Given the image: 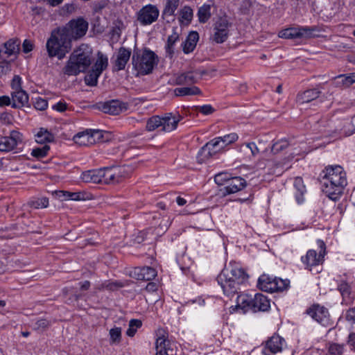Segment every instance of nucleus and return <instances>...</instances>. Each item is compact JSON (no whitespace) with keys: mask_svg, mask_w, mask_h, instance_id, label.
<instances>
[{"mask_svg":"<svg viewBox=\"0 0 355 355\" xmlns=\"http://www.w3.org/2000/svg\"><path fill=\"white\" fill-rule=\"evenodd\" d=\"M323 191L334 201L338 200L347 185L346 173L340 165L325 167L322 172Z\"/></svg>","mask_w":355,"mask_h":355,"instance_id":"1","label":"nucleus"},{"mask_svg":"<svg viewBox=\"0 0 355 355\" xmlns=\"http://www.w3.org/2000/svg\"><path fill=\"white\" fill-rule=\"evenodd\" d=\"M93 58V51L88 44H82L73 50L68 61L62 69L64 74L77 76L85 73L91 65Z\"/></svg>","mask_w":355,"mask_h":355,"instance_id":"2","label":"nucleus"},{"mask_svg":"<svg viewBox=\"0 0 355 355\" xmlns=\"http://www.w3.org/2000/svg\"><path fill=\"white\" fill-rule=\"evenodd\" d=\"M248 278L244 270L236 264L225 266L217 277L218 284L223 291V293L231 296L237 293L239 286Z\"/></svg>","mask_w":355,"mask_h":355,"instance_id":"3","label":"nucleus"},{"mask_svg":"<svg viewBox=\"0 0 355 355\" xmlns=\"http://www.w3.org/2000/svg\"><path fill=\"white\" fill-rule=\"evenodd\" d=\"M158 57L150 49L145 48L143 51L135 50L132 56L133 68L139 75L150 73L157 64Z\"/></svg>","mask_w":355,"mask_h":355,"instance_id":"4","label":"nucleus"},{"mask_svg":"<svg viewBox=\"0 0 355 355\" xmlns=\"http://www.w3.org/2000/svg\"><path fill=\"white\" fill-rule=\"evenodd\" d=\"M46 47L50 58L56 57L62 60L71 51L72 44L57 28L52 31L51 37L46 42Z\"/></svg>","mask_w":355,"mask_h":355,"instance_id":"5","label":"nucleus"},{"mask_svg":"<svg viewBox=\"0 0 355 355\" xmlns=\"http://www.w3.org/2000/svg\"><path fill=\"white\" fill-rule=\"evenodd\" d=\"M89 23L83 17H79L71 19L65 26L58 28L62 35L69 40H78L83 37L88 30Z\"/></svg>","mask_w":355,"mask_h":355,"instance_id":"6","label":"nucleus"},{"mask_svg":"<svg viewBox=\"0 0 355 355\" xmlns=\"http://www.w3.org/2000/svg\"><path fill=\"white\" fill-rule=\"evenodd\" d=\"M258 285L261 290L273 293L286 289L289 286V281L263 274L259 277Z\"/></svg>","mask_w":355,"mask_h":355,"instance_id":"7","label":"nucleus"},{"mask_svg":"<svg viewBox=\"0 0 355 355\" xmlns=\"http://www.w3.org/2000/svg\"><path fill=\"white\" fill-rule=\"evenodd\" d=\"M104 132L98 129H87L74 135V142L80 146L94 145L97 142L104 141Z\"/></svg>","mask_w":355,"mask_h":355,"instance_id":"8","label":"nucleus"},{"mask_svg":"<svg viewBox=\"0 0 355 355\" xmlns=\"http://www.w3.org/2000/svg\"><path fill=\"white\" fill-rule=\"evenodd\" d=\"M318 245L320 248L317 252L315 250H309L306 255L301 257L302 262L305 265L306 268L311 270L312 267L317 266L323 263L324 256L326 254L325 243L321 241H318Z\"/></svg>","mask_w":355,"mask_h":355,"instance_id":"9","label":"nucleus"},{"mask_svg":"<svg viewBox=\"0 0 355 355\" xmlns=\"http://www.w3.org/2000/svg\"><path fill=\"white\" fill-rule=\"evenodd\" d=\"M54 140V135L47 129L41 128L35 135V141L37 143L44 144L41 147H35L32 150L31 155H46L50 147L46 143L51 142Z\"/></svg>","mask_w":355,"mask_h":355,"instance_id":"10","label":"nucleus"},{"mask_svg":"<svg viewBox=\"0 0 355 355\" xmlns=\"http://www.w3.org/2000/svg\"><path fill=\"white\" fill-rule=\"evenodd\" d=\"M315 31V27L288 28L281 31L278 35L284 39L311 38Z\"/></svg>","mask_w":355,"mask_h":355,"instance_id":"11","label":"nucleus"},{"mask_svg":"<svg viewBox=\"0 0 355 355\" xmlns=\"http://www.w3.org/2000/svg\"><path fill=\"white\" fill-rule=\"evenodd\" d=\"M159 15L158 8L154 5L148 4L137 12V20L143 26L150 25L157 19Z\"/></svg>","mask_w":355,"mask_h":355,"instance_id":"12","label":"nucleus"},{"mask_svg":"<svg viewBox=\"0 0 355 355\" xmlns=\"http://www.w3.org/2000/svg\"><path fill=\"white\" fill-rule=\"evenodd\" d=\"M230 24L225 18H219L214 24L213 40L217 44L225 42L229 35Z\"/></svg>","mask_w":355,"mask_h":355,"instance_id":"13","label":"nucleus"},{"mask_svg":"<svg viewBox=\"0 0 355 355\" xmlns=\"http://www.w3.org/2000/svg\"><path fill=\"white\" fill-rule=\"evenodd\" d=\"M128 105L127 103L120 101L119 100H111L102 103L99 105V108L104 113L117 115L123 111L128 110Z\"/></svg>","mask_w":355,"mask_h":355,"instance_id":"14","label":"nucleus"},{"mask_svg":"<svg viewBox=\"0 0 355 355\" xmlns=\"http://www.w3.org/2000/svg\"><path fill=\"white\" fill-rule=\"evenodd\" d=\"M247 185L246 181L241 177L232 176L227 184L220 189V192L223 196L235 193L243 189Z\"/></svg>","mask_w":355,"mask_h":355,"instance_id":"15","label":"nucleus"},{"mask_svg":"<svg viewBox=\"0 0 355 355\" xmlns=\"http://www.w3.org/2000/svg\"><path fill=\"white\" fill-rule=\"evenodd\" d=\"M21 141V133L18 131L12 130L10 132L9 137H3L0 139V151L8 152L12 150Z\"/></svg>","mask_w":355,"mask_h":355,"instance_id":"16","label":"nucleus"},{"mask_svg":"<svg viewBox=\"0 0 355 355\" xmlns=\"http://www.w3.org/2000/svg\"><path fill=\"white\" fill-rule=\"evenodd\" d=\"M225 148V147L223 143L221 142L219 138L215 137L201 148L198 155H214L216 154L223 153V150Z\"/></svg>","mask_w":355,"mask_h":355,"instance_id":"17","label":"nucleus"},{"mask_svg":"<svg viewBox=\"0 0 355 355\" xmlns=\"http://www.w3.org/2000/svg\"><path fill=\"white\" fill-rule=\"evenodd\" d=\"M306 313L318 322L326 326L329 324V314L327 309L320 305H313L309 308Z\"/></svg>","mask_w":355,"mask_h":355,"instance_id":"18","label":"nucleus"},{"mask_svg":"<svg viewBox=\"0 0 355 355\" xmlns=\"http://www.w3.org/2000/svg\"><path fill=\"white\" fill-rule=\"evenodd\" d=\"M130 276L143 281H151L157 276V271L152 267H136L130 271Z\"/></svg>","mask_w":355,"mask_h":355,"instance_id":"19","label":"nucleus"},{"mask_svg":"<svg viewBox=\"0 0 355 355\" xmlns=\"http://www.w3.org/2000/svg\"><path fill=\"white\" fill-rule=\"evenodd\" d=\"M284 344V338L278 335H274L267 340L263 354L264 355H272L281 352Z\"/></svg>","mask_w":355,"mask_h":355,"instance_id":"20","label":"nucleus"},{"mask_svg":"<svg viewBox=\"0 0 355 355\" xmlns=\"http://www.w3.org/2000/svg\"><path fill=\"white\" fill-rule=\"evenodd\" d=\"M130 55L131 51L130 49L125 47L119 48L113 70L116 71L123 70L130 60Z\"/></svg>","mask_w":355,"mask_h":355,"instance_id":"21","label":"nucleus"},{"mask_svg":"<svg viewBox=\"0 0 355 355\" xmlns=\"http://www.w3.org/2000/svg\"><path fill=\"white\" fill-rule=\"evenodd\" d=\"M20 42L18 40L10 39L4 43L3 47L0 49V56L3 58H8L15 55L19 51Z\"/></svg>","mask_w":355,"mask_h":355,"instance_id":"22","label":"nucleus"},{"mask_svg":"<svg viewBox=\"0 0 355 355\" xmlns=\"http://www.w3.org/2000/svg\"><path fill=\"white\" fill-rule=\"evenodd\" d=\"M270 308V300L266 296L261 293H257L254 295L252 307L253 311H267Z\"/></svg>","mask_w":355,"mask_h":355,"instance_id":"23","label":"nucleus"},{"mask_svg":"<svg viewBox=\"0 0 355 355\" xmlns=\"http://www.w3.org/2000/svg\"><path fill=\"white\" fill-rule=\"evenodd\" d=\"M81 179L87 183H103V168L85 171L81 174Z\"/></svg>","mask_w":355,"mask_h":355,"instance_id":"24","label":"nucleus"},{"mask_svg":"<svg viewBox=\"0 0 355 355\" xmlns=\"http://www.w3.org/2000/svg\"><path fill=\"white\" fill-rule=\"evenodd\" d=\"M12 107L14 108H20L26 105L28 103V95L23 89L18 91H12Z\"/></svg>","mask_w":355,"mask_h":355,"instance_id":"25","label":"nucleus"},{"mask_svg":"<svg viewBox=\"0 0 355 355\" xmlns=\"http://www.w3.org/2000/svg\"><path fill=\"white\" fill-rule=\"evenodd\" d=\"M198 74L193 71H188L179 74L175 78V83L178 85H193L197 83Z\"/></svg>","mask_w":355,"mask_h":355,"instance_id":"26","label":"nucleus"},{"mask_svg":"<svg viewBox=\"0 0 355 355\" xmlns=\"http://www.w3.org/2000/svg\"><path fill=\"white\" fill-rule=\"evenodd\" d=\"M321 92L317 89H307L297 94L296 101L297 103L304 104L307 103L319 97Z\"/></svg>","mask_w":355,"mask_h":355,"instance_id":"27","label":"nucleus"},{"mask_svg":"<svg viewBox=\"0 0 355 355\" xmlns=\"http://www.w3.org/2000/svg\"><path fill=\"white\" fill-rule=\"evenodd\" d=\"M59 198L62 200H71L74 201L86 200L89 199L87 194L85 192H71L67 191H58L56 192Z\"/></svg>","mask_w":355,"mask_h":355,"instance_id":"28","label":"nucleus"},{"mask_svg":"<svg viewBox=\"0 0 355 355\" xmlns=\"http://www.w3.org/2000/svg\"><path fill=\"white\" fill-rule=\"evenodd\" d=\"M180 116H173L171 113L166 114L162 120V130L164 132H171L177 128L178 123L180 121Z\"/></svg>","mask_w":355,"mask_h":355,"instance_id":"29","label":"nucleus"},{"mask_svg":"<svg viewBox=\"0 0 355 355\" xmlns=\"http://www.w3.org/2000/svg\"><path fill=\"white\" fill-rule=\"evenodd\" d=\"M198 40V33L196 31L191 32L187 36L186 40L182 43L184 53H189L192 52L196 48Z\"/></svg>","mask_w":355,"mask_h":355,"instance_id":"30","label":"nucleus"},{"mask_svg":"<svg viewBox=\"0 0 355 355\" xmlns=\"http://www.w3.org/2000/svg\"><path fill=\"white\" fill-rule=\"evenodd\" d=\"M121 182L119 173L114 166L103 168V184H116Z\"/></svg>","mask_w":355,"mask_h":355,"instance_id":"31","label":"nucleus"},{"mask_svg":"<svg viewBox=\"0 0 355 355\" xmlns=\"http://www.w3.org/2000/svg\"><path fill=\"white\" fill-rule=\"evenodd\" d=\"M355 83V72L341 74L334 78V83L336 87H348Z\"/></svg>","mask_w":355,"mask_h":355,"instance_id":"32","label":"nucleus"},{"mask_svg":"<svg viewBox=\"0 0 355 355\" xmlns=\"http://www.w3.org/2000/svg\"><path fill=\"white\" fill-rule=\"evenodd\" d=\"M169 344L164 336L159 337L155 343L156 355H170L169 351L173 350L168 347Z\"/></svg>","mask_w":355,"mask_h":355,"instance_id":"33","label":"nucleus"},{"mask_svg":"<svg viewBox=\"0 0 355 355\" xmlns=\"http://www.w3.org/2000/svg\"><path fill=\"white\" fill-rule=\"evenodd\" d=\"M179 40V34L173 30V33L168 37L166 45L165 46L166 57L172 58L175 51L174 45Z\"/></svg>","mask_w":355,"mask_h":355,"instance_id":"34","label":"nucleus"},{"mask_svg":"<svg viewBox=\"0 0 355 355\" xmlns=\"http://www.w3.org/2000/svg\"><path fill=\"white\" fill-rule=\"evenodd\" d=\"M253 297L247 294H241L238 295L236 299L237 307L243 310L245 312L248 309H251L252 307Z\"/></svg>","mask_w":355,"mask_h":355,"instance_id":"35","label":"nucleus"},{"mask_svg":"<svg viewBox=\"0 0 355 355\" xmlns=\"http://www.w3.org/2000/svg\"><path fill=\"white\" fill-rule=\"evenodd\" d=\"M108 65V59L106 55H104L102 53H98V58L95 62L92 70L95 73L101 76L103 71L105 70Z\"/></svg>","mask_w":355,"mask_h":355,"instance_id":"36","label":"nucleus"},{"mask_svg":"<svg viewBox=\"0 0 355 355\" xmlns=\"http://www.w3.org/2000/svg\"><path fill=\"white\" fill-rule=\"evenodd\" d=\"M263 144L261 143H259V146L254 142L244 144L241 146V152L245 154L251 153L252 155H255L264 153V151L261 150Z\"/></svg>","mask_w":355,"mask_h":355,"instance_id":"37","label":"nucleus"},{"mask_svg":"<svg viewBox=\"0 0 355 355\" xmlns=\"http://www.w3.org/2000/svg\"><path fill=\"white\" fill-rule=\"evenodd\" d=\"M176 96H193L201 94V90L196 86L191 87H178L174 89Z\"/></svg>","mask_w":355,"mask_h":355,"instance_id":"38","label":"nucleus"},{"mask_svg":"<svg viewBox=\"0 0 355 355\" xmlns=\"http://www.w3.org/2000/svg\"><path fill=\"white\" fill-rule=\"evenodd\" d=\"M338 290L340 291L342 296L343 303L346 305H349L353 303V298L350 297V286L346 282H341L338 286Z\"/></svg>","mask_w":355,"mask_h":355,"instance_id":"39","label":"nucleus"},{"mask_svg":"<svg viewBox=\"0 0 355 355\" xmlns=\"http://www.w3.org/2000/svg\"><path fill=\"white\" fill-rule=\"evenodd\" d=\"M124 286V284L119 281H105L98 286L99 291L107 290L110 291H117Z\"/></svg>","mask_w":355,"mask_h":355,"instance_id":"40","label":"nucleus"},{"mask_svg":"<svg viewBox=\"0 0 355 355\" xmlns=\"http://www.w3.org/2000/svg\"><path fill=\"white\" fill-rule=\"evenodd\" d=\"M289 146V143L286 139H281L276 141L271 147V153L274 155L285 154L287 153L286 149Z\"/></svg>","mask_w":355,"mask_h":355,"instance_id":"41","label":"nucleus"},{"mask_svg":"<svg viewBox=\"0 0 355 355\" xmlns=\"http://www.w3.org/2000/svg\"><path fill=\"white\" fill-rule=\"evenodd\" d=\"M198 20L200 23H206L211 17V6L209 4H204L199 8L197 13Z\"/></svg>","mask_w":355,"mask_h":355,"instance_id":"42","label":"nucleus"},{"mask_svg":"<svg viewBox=\"0 0 355 355\" xmlns=\"http://www.w3.org/2000/svg\"><path fill=\"white\" fill-rule=\"evenodd\" d=\"M27 205L34 209H42L49 206V198L46 197L33 198L31 199Z\"/></svg>","mask_w":355,"mask_h":355,"instance_id":"43","label":"nucleus"},{"mask_svg":"<svg viewBox=\"0 0 355 355\" xmlns=\"http://www.w3.org/2000/svg\"><path fill=\"white\" fill-rule=\"evenodd\" d=\"M162 117L153 116L147 121L146 128L148 131H153L160 126L162 127Z\"/></svg>","mask_w":355,"mask_h":355,"instance_id":"44","label":"nucleus"},{"mask_svg":"<svg viewBox=\"0 0 355 355\" xmlns=\"http://www.w3.org/2000/svg\"><path fill=\"white\" fill-rule=\"evenodd\" d=\"M180 0H167L163 15L172 16L178 7Z\"/></svg>","mask_w":355,"mask_h":355,"instance_id":"45","label":"nucleus"},{"mask_svg":"<svg viewBox=\"0 0 355 355\" xmlns=\"http://www.w3.org/2000/svg\"><path fill=\"white\" fill-rule=\"evenodd\" d=\"M232 177V175L227 172H220L215 175L214 182L219 186L227 184Z\"/></svg>","mask_w":355,"mask_h":355,"instance_id":"46","label":"nucleus"},{"mask_svg":"<svg viewBox=\"0 0 355 355\" xmlns=\"http://www.w3.org/2000/svg\"><path fill=\"white\" fill-rule=\"evenodd\" d=\"M116 173H119V178L121 182L124 178L132 171L133 168L129 166H114Z\"/></svg>","mask_w":355,"mask_h":355,"instance_id":"47","label":"nucleus"},{"mask_svg":"<svg viewBox=\"0 0 355 355\" xmlns=\"http://www.w3.org/2000/svg\"><path fill=\"white\" fill-rule=\"evenodd\" d=\"M50 325L51 321L45 318H40L35 322L33 328L35 331H43L48 329Z\"/></svg>","mask_w":355,"mask_h":355,"instance_id":"48","label":"nucleus"},{"mask_svg":"<svg viewBox=\"0 0 355 355\" xmlns=\"http://www.w3.org/2000/svg\"><path fill=\"white\" fill-rule=\"evenodd\" d=\"M110 343H119L121 338V329L115 327L110 330Z\"/></svg>","mask_w":355,"mask_h":355,"instance_id":"49","label":"nucleus"},{"mask_svg":"<svg viewBox=\"0 0 355 355\" xmlns=\"http://www.w3.org/2000/svg\"><path fill=\"white\" fill-rule=\"evenodd\" d=\"M218 137L221 141V142L223 143V145L225 148L227 146H229L230 144L237 141V139L239 138L237 134H236L234 132L230 133V134L225 135L223 137Z\"/></svg>","mask_w":355,"mask_h":355,"instance_id":"50","label":"nucleus"},{"mask_svg":"<svg viewBox=\"0 0 355 355\" xmlns=\"http://www.w3.org/2000/svg\"><path fill=\"white\" fill-rule=\"evenodd\" d=\"M99 76L100 75L92 71L89 75L85 77V83L89 86H96Z\"/></svg>","mask_w":355,"mask_h":355,"instance_id":"51","label":"nucleus"},{"mask_svg":"<svg viewBox=\"0 0 355 355\" xmlns=\"http://www.w3.org/2000/svg\"><path fill=\"white\" fill-rule=\"evenodd\" d=\"M328 351L331 355H341L343 352V347L337 343H331L329 346Z\"/></svg>","mask_w":355,"mask_h":355,"instance_id":"52","label":"nucleus"},{"mask_svg":"<svg viewBox=\"0 0 355 355\" xmlns=\"http://www.w3.org/2000/svg\"><path fill=\"white\" fill-rule=\"evenodd\" d=\"M34 107L38 110H45L48 107V102L44 98L37 97L34 101Z\"/></svg>","mask_w":355,"mask_h":355,"instance_id":"53","label":"nucleus"},{"mask_svg":"<svg viewBox=\"0 0 355 355\" xmlns=\"http://www.w3.org/2000/svg\"><path fill=\"white\" fill-rule=\"evenodd\" d=\"M21 78L19 76H15L12 80L11 87L13 91L21 90Z\"/></svg>","mask_w":355,"mask_h":355,"instance_id":"54","label":"nucleus"},{"mask_svg":"<svg viewBox=\"0 0 355 355\" xmlns=\"http://www.w3.org/2000/svg\"><path fill=\"white\" fill-rule=\"evenodd\" d=\"M182 18L187 21H191L193 17V10L190 7H184L181 12Z\"/></svg>","mask_w":355,"mask_h":355,"instance_id":"55","label":"nucleus"},{"mask_svg":"<svg viewBox=\"0 0 355 355\" xmlns=\"http://www.w3.org/2000/svg\"><path fill=\"white\" fill-rule=\"evenodd\" d=\"M294 186L302 196L306 191L305 187L303 184V180L301 178L297 177L295 179Z\"/></svg>","mask_w":355,"mask_h":355,"instance_id":"56","label":"nucleus"},{"mask_svg":"<svg viewBox=\"0 0 355 355\" xmlns=\"http://www.w3.org/2000/svg\"><path fill=\"white\" fill-rule=\"evenodd\" d=\"M197 110L204 114H211L214 112V108L211 105H204L197 108Z\"/></svg>","mask_w":355,"mask_h":355,"instance_id":"57","label":"nucleus"},{"mask_svg":"<svg viewBox=\"0 0 355 355\" xmlns=\"http://www.w3.org/2000/svg\"><path fill=\"white\" fill-rule=\"evenodd\" d=\"M345 318L347 320L355 323V306L347 311Z\"/></svg>","mask_w":355,"mask_h":355,"instance_id":"58","label":"nucleus"},{"mask_svg":"<svg viewBox=\"0 0 355 355\" xmlns=\"http://www.w3.org/2000/svg\"><path fill=\"white\" fill-rule=\"evenodd\" d=\"M23 51L26 53L31 52L33 49V44L28 40H25L22 44Z\"/></svg>","mask_w":355,"mask_h":355,"instance_id":"59","label":"nucleus"},{"mask_svg":"<svg viewBox=\"0 0 355 355\" xmlns=\"http://www.w3.org/2000/svg\"><path fill=\"white\" fill-rule=\"evenodd\" d=\"M67 105L64 102L60 101L53 105V109L58 112H64L67 110Z\"/></svg>","mask_w":355,"mask_h":355,"instance_id":"60","label":"nucleus"},{"mask_svg":"<svg viewBox=\"0 0 355 355\" xmlns=\"http://www.w3.org/2000/svg\"><path fill=\"white\" fill-rule=\"evenodd\" d=\"M12 105V100L8 96H0V106Z\"/></svg>","mask_w":355,"mask_h":355,"instance_id":"61","label":"nucleus"},{"mask_svg":"<svg viewBox=\"0 0 355 355\" xmlns=\"http://www.w3.org/2000/svg\"><path fill=\"white\" fill-rule=\"evenodd\" d=\"M142 325V322L141 320L137 319H132L130 320L129 322V326L130 327L135 328L137 329L138 328L141 327Z\"/></svg>","mask_w":355,"mask_h":355,"instance_id":"62","label":"nucleus"},{"mask_svg":"<svg viewBox=\"0 0 355 355\" xmlns=\"http://www.w3.org/2000/svg\"><path fill=\"white\" fill-rule=\"evenodd\" d=\"M0 68L1 69V72L5 73L10 71L8 62H0Z\"/></svg>","mask_w":355,"mask_h":355,"instance_id":"63","label":"nucleus"},{"mask_svg":"<svg viewBox=\"0 0 355 355\" xmlns=\"http://www.w3.org/2000/svg\"><path fill=\"white\" fill-rule=\"evenodd\" d=\"M349 344L353 347V349L355 351V334L351 333L349 336Z\"/></svg>","mask_w":355,"mask_h":355,"instance_id":"64","label":"nucleus"}]
</instances>
